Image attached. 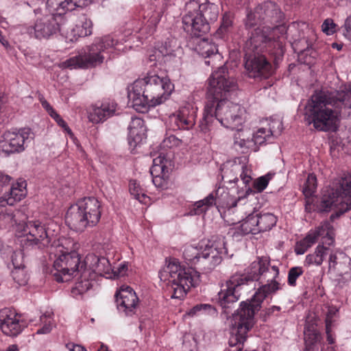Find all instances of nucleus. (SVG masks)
<instances>
[{
    "label": "nucleus",
    "instance_id": "nucleus-1",
    "mask_svg": "<svg viewBox=\"0 0 351 351\" xmlns=\"http://www.w3.org/2000/svg\"><path fill=\"white\" fill-rule=\"evenodd\" d=\"M237 88V84L230 77L226 66H221L212 73L208 79L204 116L199 125L202 132H209L215 121L232 130L242 125L245 110L227 99L229 94Z\"/></svg>",
    "mask_w": 351,
    "mask_h": 351
},
{
    "label": "nucleus",
    "instance_id": "nucleus-2",
    "mask_svg": "<svg viewBox=\"0 0 351 351\" xmlns=\"http://www.w3.org/2000/svg\"><path fill=\"white\" fill-rule=\"evenodd\" d=\"M351 108V88L337 90L323 88L311 95L305 106V120L319 131H336L342 109Z\"/></svg>",
    "mask_w": 351,
    "mask_h": 351
},
{
    "label": "nucleus",
    "instance_id": "nucleus-3",
    "mask_svg": "<svg viewBox=\"0 0 351 351\" xmlns=\"http://www.w3.org/2000/svg\"><path fill=\"white\" fill-rule=\"evenodd\" d=\"M278 276V267H271L269 274L265 278L267 283L258 289L250 300L241 302L240 307L232 314L230 321L232 332L228 341L230 347L228 351H242L247 333L254 324L256 312L261 309L263 300L268 295L282 288L277 280Z\"/></svg>",
    "mask_w": 351,
    "mask_h": 351
},
{
    "label": "nucleus",
    "instance_id": "nucleus-4",
    "mask_svg": "<svg viewBox=\"0 0 351 351\" xmlns=\"http://www.w3.org/2000/svg\"><path fill=\"white\" fill-rule=\"evenodd\" d=\"M174 89V85L167 77L148 75L138 79L128 91L129 101L138 112L145 113L150 107L164 103Z\"/></svg>",
    "mask_w": 351,
    "mask_h": 351
},
{
    "label": "nucleus",
    "instance_id": "nucleus-5",
    "mask_svg": "<svg viewBox=\"0 0 351 351\" xmlns=\"http://www.w3.org/2000/svg\"><path fill=\"white\" fill-rule=\"evenodd\" d=\"M269 261L267 257H258L251 263L245 274H235L226 281L218 293V302L222 308L228 309L237 302L239 298V289L249 282L258 280L261 277L266 278L269 274Z\"/></svg>",
    "mask_w": 351,
    "mask_h": 351
},
{
    "label": "nucleus",
    "instance_id": "nucleus-6",
    "mask_svg": "<svg viewBox=\"0 0 351 351\" xmlns=\"http://www.w3.org/2000/svg\"><path fill=\"white\" fill-rule=\"evenodd\" d=\"M158 276L161 281L167 282L173 292L171 298L176 299H183L189 289L200 282L199 271L192 267L182 268L176 259L169 261Z\"/></svg>",
    "mask_w": 351,
    "mask_h": 351
},
{
    "label": "nucleus",
    "instance_id": "nucleus-7",
    "mask_svg": "<svg viewBox=\"0 0 351 351\" xmlns=\"http://www.w3.org/2000/svg\"><path fill=\"white\" fill-rule=\"evenodd\" d=\"M287 28L284 25L275 27L256 28L252 32L250 38L245 42L244 51L259 54L265 51L276 49L275 53L282 56L285 52V41Z\"/></svg>",
    "mask_w": 351,
    "mask_h": 351
},
{
    "label": "nucleus",
    "instance_id": "nucleus-8",
    "mask_svg": "<svg viewBox=\"0 0 351 351\" xmlns=\"http://www.w3.org/2000/svg\"><path fill=\"white\" fill-rule=\"evenodd\" d=\"M116 45L117 41L109 36L97 38L93 43L86 46L81 53L69 58L63 64L71 69L95 67L102 64L105 59L110 58V53Z\"/></svg>",
    "mask_w": 351,
    "mask_h": 351
},
{
    "label": "nucleus",
    "instance_id": "nucleus-9",
    "mask_svg": "<svg viewBox=\"0 0 351 351\" xmlns=\"http://www.w3.org/2000/svg\"><path fill=\"white\" fill-rule=\"evenodd\" d=\"M350 207L351 173L341 178L335 188H330L324 191L318 206V211L328 213L334 210L330 219H335L348 211Z\"/></svg>",
    "mask_w": 351,
    "mask_h": 351
},
{
    "label": "nucleus",
    "instance_id": "nucleus-10",
    "mask_svg": "<svg viewBox=\"0 0 351 351\" xmlns=\"http://www.w3.org/2000/svg\"><path fill=\"white\" fill-rule=\"evenodd\" d=\"M49 253L54 254L58 258L53 262L55 272L53 274L56 280L58 282H63L70 280L71 276L75 273L77 275L81 269L83 262L80 261L78 253L75 251L70 252L64 250V247L60 244L59 241H54L50 245Z\"/></svg>",
    "mask_w": 351,
    "mask_h": 351
},
{
    "label": "nucleus",
    "instance_id": "nucleus-11",
    "mask_svg": "<svg viewBox=\"0 0 351 351\" xmlns=\"http://www.w3.org/2000/svg\"><path fill=\"white\" fill-rule=\"evenodd\" d=\"M197 1H190L186 5V14L182 17L183 28L194 37H202L210 29V24L198 14Z\"/></svg>",
    "mask_w": 351,
    "mask_h": 351
},
{
    "label": "nucleus",
    "instance_id": "nucleus-12",
    "mask_svg": "<svg viewBox=\"0 0 351 351\" xmlns=\"http://www.w3.org/2000/svg\"><path fill=\"white\" fill-rule=\"evenodd\" d=\"M332 221H324L321 226L314 230H311L303 239L296 242L294 249L295 254H304L317 241L319 237L325 239V242L328 245L335 243V231L331 223Z\"/></svg>",
    "mask_w": 351,
    "mask_h": 351
},
{
    "label": "nucleus",
    "instance_id": "nucleus-13",
    "mask_svg": "<svg viewBox=\"0 0 351 351\" xmlns=\"http://www.w3.org/2000/svg\"><path fill=\"white\" fill-rule=\"evenodd\" d=\"M16 230L32 237V239H26L25 245L27 247L49 248L50 239L45 228L40 226L39 221H19L16 225Z\"/></svg>",
    "mask_w": 351,
    "mask_h": 351
},
{
    "label": "nucleus",
    "instance_id": "nucleus-14",
    "mask_svg": "<svg viewBox=\"0 0 351 351\" xmlns=\"http://www.w3.org/2000/svg\"><path fill=\"white\" fill-rule=\"evenodd\" d=\"M100 204L95 197H85L71 205L66 213V219H99Z\"/></svg>",
    "mask_w": 351,
    "mask_h": 351
},
{
    "label": "nucleus",
    "instance_id": "nucleus-15",
    "mask_svg": "<svg viewBox=\"0 0 351 351\" xmlns=\"http://www.w3.org/2000/svg\"><path fill=\"white\" fill-rule=\"evenodd\" d=\"M3 136V141L0 143V149L8 155L23 151L25 143L33 138L29 128H23L17 132L8 131Z\"/></svg>",
    "mask_w": 351,
    "mask_h": 351
},
{
    "label": "nucleus",
    "instance_id": "nucleus-16",
    "mask_svg": "<svg viewBox=\"0 0 351 351\" xmlns=\"http://www.w3.org/2000/svg\"><path fill=\"white\" fill-rule=\"evenodd\" d=\"M223 254H227L223 240L215 242L211 245H207L202 252L197 263L199 269L206 272L213 270L221 263Z\"/></svg>",
    "mask_w": 351,
    "mask_h": 351
},
{
    "label": "nucleus",
    "instance_id": "nucleus-17",
    "mask_svg": "<svg viewBox=\"0 0 351 351\" xmlns=\"http://www.w3.org/2000/svg\"><path fill=\"white\" fill-rule=\"evenodd\" d=\"M245 53V68L250 77L267 78L271 75V65L264 56Z\"/></svg>",
    "mask_w": 351,
    "mask_h": 351
},
{
    "label": "nucleus",
    "instance_id": "nucleus-18",
    "mask_svg": "<svg viewBox=\"0 0 351 351\" xmlns=\"http://www.w3.org/2000/svg\"><path fill=\"white\" fill-rule=\"evenodd\" d=\"M25 327V323L13 310L5 308L0 311V328L4 335L16 337Z\"/></svg>",
    "mask_w": 351,
    "mask_h": 351
},
{
    "label": "nucleus",
    "instance_id": "nucleus-19",
    "mask_svg": "<svg viewBox=\"0 0 351 351\" xmlns=\"http://www.w3.org/2000/svg\"><path fill=\"white\" fill-rule=\"evenodd\" d=\"M32 29L37 39H48L59 32L60 25L56 14L53 13L37 19Z\"/></svg>",
    "mask_w": 351,
    "mask_h": 351
},
{
    "label": "nucleus",
    "instance_id": "nucleus-20",
    "mask_svg": "<svg viewBox=\"0 0 351 351\" xmlns=\"http://www.w3.org/2000/svg\"><path fill=\"white\" fill-rule=\"evenodd\" d=\"M117 308L125 315L135 313L138 298L134 291L130 287H121L115 293Z\"/></svg>",
    "mask_w": 351,
    "mask_h": 351
},
{
    "label": "nucleus",
    "instance_id": "nucleus-21",
    "mask_svg": "<svg viewBox=\"0 0 351 351\" xmlns=\"http://www.w3.org/2000/svg\"><path fill=\"white\" fill-rule=\"evenodd\" d=\"M25 183H17L12 185L8 194L0 197V219H12L15 215L8 212L5 205L13 206L16 202H20L25 196L24 188Z\"/></svg>",
    "mask_w": 351,
    "mask_h": 351
},
{
    "label": "nucleus",
    "instance_id": "nucleus-22",
    "mask_svg": "<svg viewBox=\"0 0 351 351\" xmlns=\"http://www.w3.org/2000/svg\"><path fill=\"white\" fill-rule=\"evenodd\" d=\"M83 268L84 271L94 273L95 279L98 275L106 276L110 274L112 271L108 259L104 256L99 257L94 254H89L86 256L81 265V269Z\"/></svg>",
    "mask_w": 351,
    "mask_h": 351
},
{
    "label": "nucleus",
    "instance_id": "nucleus-23",
    "mask_svg": "<svg viewBox=\"0 0 351 351\" xmlns=\"http://www.w3.org/2000/svg\"><path fill=\"white\" fill-rule=\"evenodd\" d=\"M258 19L265 25H275L282 21L283 14L274 2L267 1L256 8Z\"/></svg>",
    "mask_w": 351,
    "mask_h": 351
},
{
    "label": "nucleus",
    "instance_id": "nucleus-24",
    "mask_svg": "<svg viewBox=\"0 0 351 351\" xmlns=\"http://www.w3.org/2000/svg\"><path fill=\"white\" fill-rule=\"evenodd\" d=\"M169 124L173 130H189L195 124L194 116L189 108H183L169 117Z\"/></svg>",
    "mask_w": 351,
    "mask_h": 351
},
{
    "label": "nucleus",
    "instance_id": "nucleus-25",
    "mask_svg": "<svg viewBox=\"0 0 351 351\" xmlns=\"http://www.w3.org/2000/svg\"><path fill=\"white\" fill-rule=\"evenodd\" d=\"M215 204V199L214 195L210 193L204 199L196 202L193 205V208L189 213V215L190 216L202 217V219H210L211 218L210 212L213 210H215L217 213L219 212V210L213 206Z\"/></svg>",
    "mask_w": 351,
    "mask_h": 351
},
{
    "label": "nucleus",
    "instance_id": "nucleus-26",
    "mask_svg": "<svg viewBox=\"0 0 351 351\" xmlns=\"http://www.w3.org/2000/svg\"><path fill=\"white\" fill-rule=\"evenodd\" d=\"M117 109L114 102H105L100 106H93V110L89 112L88 119L94 123H99L113 116Z\"/></svg>",
    "mask_w": 351,
    "mask_h": 351
},
{
    "label": "nucleus",
    "instance_id": "nucleus-27",
    "mask_svg": "<svg viewBox=\"0 0 351 351\" xmlns=\"http://www.w3.org/2000/svg\"><path fill=\"white\" fill-rule=\"evenodd\" d=\"M128 140L130 146L136 147L146 136L144 121L138 117L132 118L128 126Z\"/></svg>",
    "mask_w": 351,
    "mask_h": 351
},
{
    "label": "nucleus",
    "instance_id": "nucleus-28",
    "mask_svg": "<svg viewBox=\"0 0 351 351\" xmlns=\"http://www.w3.org/2000/svg\"><path fill=\"white\" fill-rule=\"evenodd\" d=\"M322 243H319L316 248L313 254H308L306 256L304 264L307 265H316L319 266L322 264L324 258L327 255H330L333 248V244L328 245L325 242V239H322Z\"/></svg>",
    "mask_w": 351,
    "mask_h": 351
},
{
    "label": "nucleus",
    "instance_id": "nucleus-29",
    "mask_svg": "<svg viewBox=\"0 0 351 351\" xmlns=\"http://www.w3.org/2000/svg\"><path fill=\"white\" fill-rule=\"evenodd\" d=\"M221 171L222 179L226 183H237L239 181L238 174L245 184H247L252 180L250 176L245 173L243 167L237 165H232L230 168H223Z\"/></svg>",
    "mask_w": 351,
    "mask_h": 351
},
{
    "label": "nucleus",
    "instance_id": "nucleus-30",
    "mask_svg": "<svg viewBox=\"0 0 351 351\" xmlns=\"http://www.w3.org/2000/svg\"><path fill=\"white\" fill-rule=\"evenodd\" d=\"M80 276L76 282L75 287L72 289V293L75 295H82L89 290L93 285L95 281L94 273L84 271V269L80 273Z\"/></svg>",
    "mask_w": 351,
    "mask_h": 351
},
{
    "label": "nucleus",
    "instance_id": "nucleus-31",
    "mask_svg": "<svg viewBox=\"0 0 351 351\" xmlns=\"http://www.w3.org/2000/svg\"><path fill=\"white\" fill-rule=\"evenodd\" d=\"M47 8L50 14L54 13L57 19L66 12L74 10L69 0H47Z\"/></svg>",
    "mask_w": 351,
    "mask_h": 351
},
{
    "label": "nucleus",
    "instance_id": "nucleus-32",
    "mask_svg": "<svg viewBox=\"0 0 351 351\" xmlns=\"http://www.w3.org/2000/svg\"><path fill=\"white\" fill-rule=\"evenodd\" d=\"M167 43L165 46H162L160 49L154 51V53L149 55L150 62H163L165 63L177 61L175 51L169 49L167 47Z\"/></svg>",
    "mask_w": 351,
    "mask_h": 351
},
{
    "label": "nucleus",
    "instance_id": "nucleus-33",
    "mask_svg": "<svg viewBox=\"0 0 351 351\" xmlns=\"http://www.w3.org/2000/svg\"><path fill=\"white\" fill-rule=\"evenodd\" d=\"M198 14L207 21L208 24L214 22L218 17V8L214 3L209 2L202 3L197 1Z\"/></svg>",
    "mask_w": 351,
    "mask_h": 351
},
{
    "label": "nucleus",
    "instance_id": "nucleus-34",
    "mask_svg": "<svg viewBox=\"0 0 351 351\" xmlns=\"http://www.w3.org/2000/svg\"><path fill=\"white\" fill-rule=\"evenodd\" d=\"M162 12H163L162 10H157L152 12L150 16L148 14V19L140 29L141 34L147 35L152 34L156 30L157 24L160 21Z\"/></svg>",
    "mask_w": 351,
    "mask_h": 351
},
{
    "label": "nucleus",
    "instance_id": "nucleus-35",
    "mask_svg": "<svg viewBox=\"0 0 351 351\" xmlns=\"http://www.w3.org/2000/svg\"><path fill=\"white\" fill-rule=\"evenodd\" d=\"M93 23L86 16L82 15L79 17L77 24L73 31L76 32L79 36L85 37L92 34Z\"/></svg>",
    "mask_w": 351,
    "mask_h": 351
},
{
    "label": "nucleus",
    "instance_id": "nucleus-36",
    "mask_svg": "<svg viewBox=\"0 0 351 351\" xmlns=\"http://www.w3.org/2000/svg\"><path fill=\"white\" fill-rule=\"evenodd\" d=\"M320 339V334L317 330L308 329L304 331V351H318L317 346Z\"/></svg>",
    "mask_w": 351,
    "mask_h": 351
},
{
    "label": "nucleus",
    "instance_id": "nucleus-37",
    "mask_svg": "<svg viewBox=\"0 0 351 351\" xmlns=\"http://www.w3.org/2000/svg\"><path fill=\"white\" fill-rule=\"evenodd\" d=\"M234 234L246 235L248 234H257L258 228H255V221H239L234 223Z\"/></svg>",
    "mask_w": 351,
    "mask_h": 351
},
{
    "label": "nucleus",
    "instance_id": "nucleus-38",
    "mask_svg": "<svg viewBox=\"0 0 351 351\" xmlns=\"http://www.w3.org/2000/svg\"><path fill=\"white\" fill-rule=\"evenodd\" d=\"M234 136V147L237 150L241 149L243 153L247 152L249 149H252L253 141L244 138V134L240 131L239 128Z\"/></svg>",
    "mask_w": 351,
    "mask_h": 351
},
{
    "label": "nucleus",
    "instance_id": "nucleus-39",
    "mask_svg": "<svg viewBox=\"0 0 351 351\" xmlns=\"http://www.w3.org/2000/svg\"><path fill=\"white\" fill-rule=\"evenodd\" d=\"M199 249L197 246L186 245L183 251V256L188 264L197 265L200 256Z\"/></svg>",
    "mask_w": 351,
    "mask_h": 351
},
{
    "label": "nucleus",
    "instance_id": "nucleus-40",
    "mask_svg": "<svg viewBox=\"0 0 351 351\" xmlns=\"http://www.w3.org/2000/svg\"><path fill=\"white\" fill-rule=\"evenodd\" d=\"M13 280L19 286H25L27 284L29 275L25 268H14L11 272Z\"/></svg>",
    "mask_w": 351,
    "mask_h": 351
},
{
    "label": "nucleus",
    "instance_id": "nucleus-41",
    "mask_svg": "<svg viewBox=\"0 0 351 351\" xmlns=\"http://www.w3.org/2000/svg\"><path fill=\"white\" fill-rule=\"evenodd\" d=\"M273 135L272 132L270 129L260 128L253 135V138L251 139L253 141V146L256 145H262L265 141H269Z\"/></svg>",
    "mask_w": 351,
    "mask_h": 351
},
{
    "label": "nucleus",
    "instance_id": "nucleus-42",
    "mask_svg": "<svg viewBox=\"0 0 351 351\" xmlns=\"http://www.w3.org/2000/svg\"><path fill=\"white\" fill-rule=\"evenodd\" d=\"M66 226L75 232H83L88 225L96 226L97 221H65Z\"/></svg>",
    "mask_w": 351,
    "mask_h": 351
},
{
    "label": "nucleus",
    "instance_id": "nucleus-43",
    "mask_svg": "<svg viewBox=\"0 0 351 351\" xmlns=\"http://www.w3.org/2000/svg\"><path fill=\"white\" fill-rule=\"evenodd\" d=\"M130 193L134 197L135 199H138L140 202H144L147 196L143 191L139 184L136 180H130L129 184Z\"/></svg>",
    "mask_w": 351,
    "mask_h": 351
},
{
    "label": "nucleus",
    "instance_id": "nucleus-44",
    "mask_svg": "<svg viewBox=\"0 0 351 351\" xmlns=\"http://www.w3.org/2000/svg\"><path fill=\"white\" fill-rule=\"evenodd\" d=\"M317 179L314 175H308L303 186V193L306 197H311L314 193L317 186Z\"/></svg>",
    "mask_w": 351,
    "mask_h": 351
},
{
    "label": "nucleus",
    "instance_id": "nucleus-45",
    "mask_svg": "<svg viewBox=\"0 0 351 351\" xmlns=\"http://www.w3.org/2000/svg\"><path fill=\"white\" fill-rule=\"evenodd\" d=\"M40 322L43 323V326L38 329L36 334H48L52 329V318L51 313H45L40 316Z\"/></svg>",
    "mask_w": 351,
    "mask_h": 351
},
{
    "label": "nucleus",
    "instance_id": "nucleus-46",
    "mask_svg": "<svg viewBox=\"0 0 351 351\" xmlns=\"http://www.w3.org/2000/svg\"><path fill=\"white\" fill-rule=\"evenodd\" d=\"M304 270L301 267H293L289 269L288 271V285L291 287L296 285L297 279L302 275Z\"/></svg>",
    "mask_w": 351,
    "mask_h": 351
},
{
    "label": "nucleus",
    "instance_id": "nucleus-47",
    "mask_svg": "<svg viewBox=\"0 0 351 351\" xmlns=\"http://www.w3.org/2000/svg\"><path fill=\"white\" fill-rule=\"evenodd\" d=\"M199 47H201L202 51H200L202 56L209 57L211 55L215 54L218 49L217 47L207 40H202Z\"/></svg>",
    "mask_w": 351,
    "mask_h": 351
},
{
    "label": "nucleus",
    "instance_id": "nucleus-48",
    "mask_svg": "<svg viewBox=\"0 0 351 351\" xmlns=\"http://www.w3.org/2000/svg\"><path fill=\"white\" fill-rule=\"evenodd\" d=\"M214 308L210 305L206 304H199L194 306L191 308L186 313V315L189 316H195L201 314L203 312H207L210 311H213Z\"/></svg>",
    "mask_w": 351,
    "mask_h": 351
},
{
    "label": "nucleus",
    "instance_id": "nucleus-49",
    "mask_svg": "<svg viewBox=\"0 0 351 351\" xmlns=\"http://www.w3.org/2000/svg\"><path fill=\"white\" fill-rule=\"evenodd\" d=\"M271 174L267 173L265 176L257 178L254 182V188L256 190L257 192H262L267 186L269 181L271 180Z\"/></svg>",
    "mask_w": 351,
    "mask_h": 351
},
{
    "label": "nucleus",
    "instance_id": "nucleus-50",
    "mask_svg": "<svg viewBox=\"0 0 351 351\" xmlns=\"http://www.w3.org/2000/svg\"><path fill=\"white\" fill-rule=\"evenodd\" d=\"M12 263L14 268H25L23 252L22 251L14 252L12 255Z\"/></svg>",
    "mask_w": 351,
    "mask_h": 351
},
{
    "label": "nucleus",
    "instance_id": "nucleus-51",
    "mask_svg": "<svg viewBox=\"0 0 351 351\" xmlns=\"http://www.w3.org/2000/svg\"><path fill=\"white\" fill-rule=\"evenodd\" d=\"M261 20L258 19V14L256 13V8L253 12H250L247 14L245 19V26L247 28L253 27L254 26L261 24Z\"/></svg>",
    "mask_w": 351,
    "mask_h": 351
},
{
    "label": "nucleus",
    "instance_id": "nucleus-52",
    "mask_svg": "<svg viewBox=\"0 0 351 351\" xmlns=\"http://www.w3.org/2000/svg\"><path fill=\"white\" fill-rule=\"evenodd\" d=\"M337 27V25L331 19H326L322 25V31L327 35L333 34L336 32Z\"/></svg>",
    "mask_w": 351,
    "mask_h": 351
},
{
    "label": "nucleus",
    "instance_id": "nucleus-53",
    "mask_svg": "<svg viewBox=\"0 0 351 351\" xmlns=\"http://www.w3.org/2000/svg\"><path fill=\"white\" fill-rule=\"evenodd\" d=\"M165 169V165L162 162L161 157L154 158L153 160V166L150 169V173L152 176H154V173H159L163 174Z\"/></svg>",
    "mask_w": 351,
    "mask_h": 351
},
{
    "label": "nucleus",
    "instance_id": "nucleus-54",
    "mask_svg": "<svg viewBox=\"0 0 351 351\" xmlns=\"http://www.w3.org/2000/svg\"><path fill=\"white\" fill-rule=\"evenodd\" d=\"M181 144V140L177 138L174 135H170L169 136L165 138L162 141V145L164 147H173L179 146Z\"/></svg>",
    "mask_w": 351,
    "mask_h": 351
},
{
    "label": "nucleus",
    "instance_id": "nucleus-55",
    "mask_svg": "<svg viewBox=\"0 0 351 351\" xmlns=\"http://www.w3.org/2000/svg\"><path fill=\"white\" fill-rule=\"evenodd\" d=\"M269 221H255V228H258L257 234L269 230L272 227L276 226V222L268 223Z\"/></svg>",
    "mask_w": 351,
    "mask_h": 351
},
{
    "label": "nucleus",
    "instance_id": "nucleus-56",
    "mask_svg": "<svg viewBox=\"0 0 351 351\" xmlns=\"http://www.w3.org/2000/svg\"><path fill=\"white\" fill-rule=\"evenodd\" d=\"M343 35L351 41V15L348 16L341 26Z\"/></svg>",
    "mask_w": 351,
    "mask_h": 351
},
{
    "label": "nucleus",
    "instance_id": "nucleus-57",
    "mask_svg": "<svg viewBox=\"0 0 351 351\" xmlns=\"http://www.w3.org/2000/svg\"><path fill=\"white\" fill-rule=\"evenodd\" d=\"M232 23V21L231 17L227 14H224L222 18L221 25L218 29V31L221 34H223V32H226L229 27H231Z\"/></svg>",
    "mask_w": 351,
    "mask_h": 351
},
{
    "label": "nucleus",
    "instance_id": "nucleus-58",
    "mask_svg": "<svg viewBox=\"0 0 351 351\" xmlns=\"http://www.w3.org/2000/svg\"><path fill=\"white\" fill-rule=\"evenodd\" d=\"M280 307L278 306H272L268 308H266L264 312L265 314L263 315L264 320H266V319L271 315H278V313L280 311Z\"/></svg>",
    "mask_w": 351,
    "mask_h": 351
},
{
    "label": "nucleus",
    "instance_id": "nucleus-59",
    "mask_svg": "<svg viewBox=\"0 0 351 351\" xmlns=\"http://www.w3.org/2000/svg\"><path fill=\"white\" fill-rule=\"evenodd\" d=\"M52 118H53L55 119V121L57 122V123L61 126L62 128H63L69 134H71L72 132H71V129L68 127L66 123L60 117V116L56 113V114H54Z\"/></svg>",
    "mask_w": 351,
    "mask_h": 351
},
{
    "label": "nucleus",
    "instance_id": "nucleus-60",
    "mask_svg": "<svg viewBox=\"0 0 351 351\" xmlns=\"http://www.w3.org/2000/svg\"><path fill=\"white\" fill-rule=\"evenodd\" d=\"M331 323L332 321L328 315L326 319V332L327 334V341L330 344H332L334 343V339L332 337V335H330Z\"/></svg>",
    "mask_w": 351,
    "mask_h": 351
},
{
    "label": "nucleus",
    "instance_id": "nucleus-61",
    "mask_svg": "<svg viewBox=\"0 0 351 351\" xmlns=\"http://www.w3.org/2000/svg\"><path fill=\"white\" fill-rule=\"evenodd\" d=\"M165 173L163 174L159 173H154V176H152L153 179V183L154 185L157 187H162V176H164Z\"/></svg>",
    "mask_w": 351,
    "mask_h": 351
},
{
    "label": "nucleus",
    "instance_id": "nucleus-62",
    "mask_svg": "<svg viewBox=\"0 0 351 351\" xmlns=\"http://www.w3.org/2000/svg\"><path fill=\"white\" fill-rule=\"evenodd\" d=\"M75 9L76 7L83 8L89 5L92 0H69Z\"/></svg>",
    "mask_w": 351,
    "mask_h": 351
},
{
    "label": "nucleus",
    "instance_id": "nucleus-63",
    "mask_svg": "<svg viewBox=\"0 0 351 351\" xmlns=\"http://www.w3.org/2000/svg\"><path fill=\"white\" fill-rule=\"evenodd\" d=\"M337 255L333 249L332 252L329 255V260H328L329 269H331V268L335 269L336 265L337 264Z\"/></svg>",
    "mask_w": 351,
    "mask_h": 351
},
{
    "label": "nucleus",
    "instance_id": "nucleus-64",
    "mask_svg": "<svg viewBox=\"0 0 351 351\" xmlns=\"http://www.w3.org/2000/svg\"><path fill=\"white\" fill-rule=\"evenodd\" d=\"M42 106L47 111L51 117L57 113L47 101H43Z\"/></svg>",
    "mask_w": 351,
    "mask_h": 351
}]
</instances>
